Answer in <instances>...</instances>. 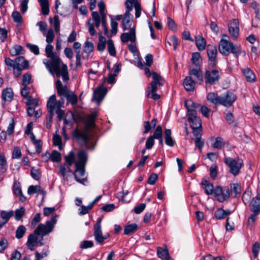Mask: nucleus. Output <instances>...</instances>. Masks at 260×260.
Segmentation results:
<instances>
[{"label": "nucleus", "mask_w": 260, "mask_h": 260, "mask_svg": "<svg viewBox=\"0 0 260 260\" xmlns=\"http://www.w3.org/2000/svg\"><path fill=\"white\" fill-rule=\"evenodd\" d=\"M58 106L60 107V101H57L55 95L53 94L50 96L47 103L48 111L54 112Z\"/></svg>", "instance_id": "obj_16"}, {"label": "nucleus", "mask_w": 260, "mask_h": 260, "mask_svg": "<svg viewBox=\"0 0 260 260\" xmlns=\"http://www.w3.org/2000/svg\"><path fill=\"white\" fill-rule=\"evenodd\" d=\"M93 243L92 241L85 240L81 243L80 247L82 249H86L93 247Z\"/></svg>", "instance_id": "obj_64"}, {"label": "nucleus", "mask_w": 260, "mask_h": 260, "mask_svg": "<svg viewBox=\"0 0 260 260\" xmlns=\"http://www.w3.org/2000/svg\"><path fill=\"white\" fill-rule=\"evenodd\" d=\"M23 47L20 45H16L10 50L12 55H16L23 53Z\"/></svg>", "instance_id": "obj_47"}, {"label": "nucleus", "mask_w": 260, "mask_h": 260, "mask_svg": "<svg viewBox=\"0 0 260 260\" xmlns=\"http://www.w3.org/2000/svg\"><path fill=\"white\" fill-rule=\"evenodd\" d=\"M25 212V209L23 207H21L17 209L15 211L14 217L16 220L19 221L21 220Z\"/></svg>", "instance_id": "obj_40"}, {"label": "nucleus", "mask_w": 260, "mask_h": 260, "mask_svg": "<svg viewBox=\"0 0 260 260\" xmlns=\"http://www.w3.org/2000/svg\"><path fill=\"white\" fill-rule=\"evenodd\" d=\"M31 76L30 74L26 73L23 75L22 85H28L31 83Z\"/></svg>", "instance_id": "obj_59"}, {"label": "nucleus", "mask_w": 260, "mask_h": 260, "mask_svg": "<svg viewBox=\"0 0 260 260\" xmlns=\"http://www.w3.org/2000/svg\"><path fill=\"white\" fill-rule=\"evenodd\" d=\"M53 46L50 44H47L46 46V55L47 57L50 58L51 60H47L44 63L50 71H51L52 69H54L56 72H58L61 60L56 53L53 52Z\"/></svg>", "instance_id": "obj_6"}, {"label": "nucleus", "mask_w": 260, "mask_h": 260, "mask_svg": "<svg viewBox=\"0 0 260 260\" xmlns=\"http://www.w3.org/2000/svg\"><path fill=\"white\" fill-rule=\"evenodd\" d=\"M218 50L221 54L225 56H228L231 53L237 58L240 55L242 56L246 55V51L242 49L240 45L234 44L224 39H221L219 41Z\"/></svg>", "instance_id": "obj_3"}, {"label": "nucleus", "mask_w": 260, "mask_h": 260, "mask_svg": "<svg viewBox=\"0 0 260 260\" xmlns=\"http://www.w3.org/2000/svg\"><path fill=\"white\" fill-rule=\"evenodd\" d=\"M28 66V61L23 56H19L15 58V66L22 69H27Z\"/></svg>", "instance_id": "obj_26"}, {"label": "nucleus", "mask_w": 260, "mask_h": 260, "mask_svg": "<svg viewBox=\"0 0 260 260\" xmlns=\"http://www.w3.org/2000/svg\"><path fill=\"white\" fill-rule=\"evenodd\" d=\"M243 74L247 82H253L255 81V76L252 71L249 68L243 71Z\"/></svg>", "instance_id": "obj_29"}, {"label": "nucleus", "mask_w": 260, "mask_h": 260, "mask_svg": "<svg viewBox=\"0 0 260 260\" xmlns=\"http://www.w3.org/2000/svg\"><path fill=\"white\" fill-rule=\"evenodd\" d=\"M223 161L229 168V172L234 176L238 175L243 165V160L239 157L233 158L230 157H224Z\"/></svg>", "instance_id": "obj_7"}, {"label": "nucleus", "mask_w": 260, "mask_h": 260, "mask_svg": "<svg viewBox=\"0 0 260 260\" xmlns=\"http://www.w3.org/2000/svg\"><path fill=\"white\" fill-rule=\"evenodd\" d=\"M138 229V225L136 223H132L127 225L124 229V234L126 235L134 233Z\"/></svg>", "instance_id": "obj_32"}, {"label": "nucleus", "mask_w": 260, "mask_h": 260, "mask_svg": "<svg viewBox=\"0 0 260 260\" xmlns=\"http://www.w3.org/2000/svg\"><path fill=\"white\" fill-rule=\"evenodd\" d=\"M122 27L124 30H128L131 29V19H127V18H123L122 20Z\"/></svg>", "instance_id": "obj_62"}, {"label": "nucleus", "mask_w": 260, "mask_h": 260, "mask_svg": "<svg viewBox=\"0 0 260 260\" xmlns=\"http://www.w3.org/2000/svg\"><path fill=\"white\" fill-rule=\"evenodd\" d=\"M69 103H70L73 106L77 105L78 102L77 96L72 91L69 92V94L66 98Z\"/></svg>", "instance_id": "obj_35"}, {"label": "nucleus", "mask_w": 260, "mask_h": 260, "mask_svg": "<svg viewBox=\"0 0 260 260\" xmlns=\"http://www.w3.org/2000/svg\"><path fill=\"white\" fill-rule=\"evenodd\" d=\"M41 7L42 13L44 15H47L49 13L48 0H38Z\"/></svg>", "instance_id": "obj_31"}, {"label": "nucleus", "mask_w": 260, "mask_h": 260, "mask_svg": "<svg viewBox=\"0 0 260 260\" xmlns=\"http://www.w3.org/2000/svg\"><path fill=\"white\" fill-rule=\"evenodd\" d=\"M260 249L259 243L257 242H255L253 245L252 247V252L253 257L256 258L258 254V252Z\"/></svg>", "instance_id": "obj_52"}, {"label": "nucleus", "mask_w": 260, "mask_h": 260, "mask_svg": "<svg viewBox=\"0 0 260 260\" xmlns=\"http://www.w3.org/2000/svg\"><path fill=\"white\" fill-rule=\"evenodd\" d=\"M201 55L200 53L196 52L192 54V57L191 60L193 64H194L196 67H199L200 66V60Z\"/></svg>", "instance_id": "obj_42"}, {"label": "nucleus", "mask_w": 260, "mask_h": 260, "mask_svg": "<svg viewBox=\"0 0 260 260\" xmlns=\"http://www.w3.org/2000/svg\"><path fill=\"white\" fill-rule=\"evenodd\" d=\"M183 84L185 89L190 91L194 90L196 83L191 77H186L184 80Z\"/></svg>", "instance_id": "obj_24"}, {"label": "nucleus", "mask_w": 260, "mask_h": 260, "mask_svg": "<svg viewBox=\"0 0 260 260\" xmlns=\"http://www.w3.org/2000/svg\"><path fill=\"white\" fill-rule=\"evenodd\" d=\"M195 42L197 48L200 51L204 50L206 46L205 39L201 36H198L195 38Z\"/></svg>", "instance_id": "obj_25"}, {"label": "nucleus", "mask_w": 260, "mask_h": 260, "mask_svg": "<svg viewBox=\"0 0 260 260\" xmlns=\"http://www.w3.org/2000/svg\"><path fill=\"white\" fill-rule=\"evenodd\" d=\"M184 105L187 109V116L192 129L201 128L202 122L200 117L197 116V110L200 105L191 100L185 101Z\"/></svg>", "instance_id": "obj_4"}, {"label": "nucleus", "mask_w": 260, "mask_h": 260, "mask_svg": "<svg viewBox=\"0 0 260 260\" xmlns=\"http://www.w3.org/2000/svg\"><path fill=\"white\" fill-rule=\"evenodd\" d=\"M71 91H70L67 88V86H64L61 88L57 89V92L58 94L60 96H63L66 98V96L69 94V92Z\"/></svg>", "instance_id": "obj_54"}, {"label": "nucleus", "mask_w": 260, "mask_h": 260, "mask_svg": "<svg viewBox=\"0 0 260 260\" xmlns=\"http://www.w3.org/2000/svg\"><path fill=\"white\" fill-rule=\"evenodd\" d=\"M194 142L196 146L198 148L200 152H201L202 149L204 146V140L201 138H195Z\"/></svg>", "instance_id": "obj_60"}, {"label": "nucleus", "mask_w": 260, "mask_h": 260, "mask_svg": "<svg viewBox=\"0 0 260 260\" xmlns=\"http://www.w3.org/2000/svg\"><path fill=\"white\" fill-rule=\"evenodd\" d=\"M54 38V34L53 30L52 29H50L47 31L46 34V41L48 43L50 44L53 41Z\"/></svg>", "instance_id": "obj_61"}, {"label": "nucleus", "mask_w": 260, "mask_h": 260, "mask_svg": "<svg viewBox=\"0 0 260 260\" xmlns=\"http://www.w3.org/2000/svg\"><path fill=\"white\" fill-rule=\"evenodd\" d=\"M94 48L93 44L91 42L86 41L83 47V52L89 54L91 53Z\"/></svg>", "instance_id": "obj_43"}, {"label": "nucleus", "mask_w": 260, "mask_h": 260, "mask_svg": "<svg viewBox=\"0 0 260 260\" xmlns=\"http://www.w3.org/2000/svg\"><path fill=\"white\" fill-rule=\"evenodd\" d=\"M200 108V111L203 115L205 117L208 118L210 115V109L205 106H200L198 108Z\"/></svg>", "instance_id": "obj_63"}, {"label": "nucleus", "mask_w": 260, "mask_h": 260, "mask_svg": "<svg viewBox=\"0 0 260 260\" xmlns=\"http://www.w3.org/2000/svg\"><path fill=\"white\" fill-rule=\"evenodd\" d=\"M107 92V88L103 87V85L98 87L94 91L93 100L95 101L98 104H100Z\"/></svg>", "instance_id": "obj_13"}, {"label": "nucleus", "mask_w": 260, "mask_h": 260, "mask_svg": "<svg viewBox=\"0 0 260 260\" xmlns=\"http://www.w3.org/2000/svg\"><path fill=\"white\" fill-rule=\"evenodd\" d=\"M13 214L14 212L12 210H11L9 212L2 211L0 213V216L3 220L8 222L9 220L13 215Z\"/></svg>", "instance_id": "obj_46"}, {"label": "nucleus", "mask_w": 260, "mask_h": 260, "mask_svg": "<svg viewBox=\"0 0 260 260\" xmlns=\"http://www.w3.org/2000/svg\"><path fill=\"white\" fill-rule=\"evenodd\" d=\"M231 193H234L235 197H236L238 194L240 193L241 192V188L240 185L238 183H233L231 186Z\"/></svg>", "instance_id": "obj_56"}, {"label": "nucleus", "mask_w": 260, "mask_h": 260, "mask_svg": "<svg viewBox=\"0 0 260 260\" xmlns=\"http://www.w3.org/2000/svg\"><path fill=\"white\" fill-rule=\"evenodd\" d=\"M150 136L156 139L160 138V137H162V129L161 125H157L154 132L153 135Z\"/></svg>", "instance_id": "obj_49"}, {"label": "nucleus", "mask_w": 260, "mask_h": 260, "mask_svg": "<svg viewBox=\"0 0 260 260\" xmlns=\"http://www.w3.org/2000/svg\"><path fill=\"white\" fill-rule=\"evenodd\" d=\"M57 215H53L50 220L46 221L45 224L40 223L34 232L27 238L26 245L30 250H34L36 245L43 246L44 237L51 233L57 222Z\"/></svg>", "instance_id": "obj_1"}, {"label": "nucleus", "mask_w": 260, "mask_h": 260, "mask_svg": "<svg viewBox=\"0 0 260 260\" xmlns=\"http://www.w3.org/2000/svg\"><path fill=\"white\" fill-rule=\"evenodd\" d=\"M225 145V142L221 137H217L215 142L213 144L212 147L214 148L220 149Z\"/></svg>", "instance_id": "obj_39"}, {"label": "nucleus", "mask_w": 260, "mask_h": 260, "mask_svg": "<svg viewBox=\"0 0 260 260\" xmlns=\"http://www.w3.org/2000/svg\"><path fill=\"white\" fill-rule=\"evenodd\" d=\"M13 191L14 194L15 195H18L19 194H21L22 192L21 187V184L20 182L17 181H15L13 184Z\"/></svg>", "instance_id": "obj_51"}, {"label": "nucleus", "mask_w": 260, "mask_h": 260, "mask_svg": "<svg viewBox=\"0 0 260 260\" xmlns=\"http://www.w3.org/2000/svg\"><path fill=\"white\" fill-rule=\"evenodd\" d=\"M93 207L90 204L87 206H85L81 205L80 208L79 209V214L80 215H83L88 213L89 211L91 210Z\"/></svg>", "instance_id": "obj_50"}, {"label": "nucleus", "mask_w": 260, "mask_h": 260, "mask_svg": "<svg viewBox=\"0 0 260 260\" xmlns=\"http://www.w3.org/2000/svg\"><path fill=\"white\" fill-rule=\"evenodd\" d=\"M220 95L214 92H210L207 95V100L214 104H219Z\"/></svg>", "instance_id": "obj_28"}, {"label": "nucleus", "mask_w": 260, "mask_h": 260, "mask_svg": "<svg viewBox=\"0 0 260 260\" xmlns=\"http://www.w3.org/2000/svg\"><path fill=\"white\" fill-rule=\"evenodd\" d=\"M76 170L73 173L76 180L83 184L87 182V178L85 176V171L84 166H75Z\"/></svg>", "instance_id": "obj_12"}, {"label": "nucleus", "mask_w": 260, "mask_h": 260, "mask_svg": "<svg viewBox=\"0 0 260 260\" xmlns=\"http://www.w3.org/2000/svg\"><path fill=\"white\" fill-rule=\"evenodd\" d=\"M107 47L109 54L113 56H115L116 54L114 42L112 40L109 39L107 41Z\"/></svg>", "instance_id": "obj_38"}, {"label": "nucleus", "mask_w": 260, "mask_h": 260, "mask_svg": "<svg viewBox=\"0 0 260 260\" xmlns=\"http://www.w3.org/2000/svg\"><path fill=\"white\" fill-rule=\"evenodd\" d=\"M157 255L159 257L162 259H166L167 257H169V254L167 249L158 247Z\"/></svg>", "instance_id": "obj_48"}, {"label": "nucleus", "mask_w": 260, "mask_h": 260, "mask_svg": "<svg viewBox=\"0 0 260 260\" xmlns=\"http://www.w3.org/2000/svg\"><path fill=\"white\" fill-rule=\"evenodd\" d=\"M220 78V73L216 69L206 70L205 74V83L207 85H214L217 83Z\"/></svg>", "instance_id": "obj_9"}, {"label": "nucleus", "mask_w": 260, "mask_h": 260, "mask_svg": "<svg viewBox=\"0 0 260 260\" xmlns=\"http://www.w3.org/2000/svg\"><path fill=\"white\" fill-rule=\"evenodd\" d=\"M213 195L215 199L220 203L228 201L230 196V189L228 186L222 187L220 185L216 186Z\"/></svg>", "instance_id": "obj_8"}, {"label": "nucleus", "mask_w": 260, "mask_h": 260, "mask_svg": "<svg viewBox=\"0 0 260 260\" xmlns=\"http://www.w3.org/2000/svg\"><path fill=\"white\" fill-rule=\"evenodd\" d=\"M49 155L44 161H47L48 159L50 158L52 162H59L61 160V154L57 150H53L51 154H50L48 152H46L45 154L42 155V157Z\"/></svg>", "instance_id": "obj_18"}, {"label": "nucleus", "mask_w": 260, "mask_h": 260, "mask_svg": "<svg viewBox=\"0 0 260 260\" xmlns=\"http://www.w3.org/2000/svg\"><path fill=\"white\" fill-rule=\"evenodd\" d=\"M49 22L51 24H53L55 31L56 33H59L60 31V21L59 20V17L57 15H55L53 20L51 18H49Z\"/></svg>", "instance_id": "obj_36"}, {"label": "nucleus", "mask_w": 260, "mask_h": 260, "mask_svg": "<svg viewBox=\"0 0 260 260\" xmlns=\"http://www.w3.org/2000/svg\"><path fill=\"white\" fill-rule=\"evenodd\" d=\"M189 73L190 76H193L196 77L197 82L199 84L203 83V75L200 67H197L196 69H190Z\"/></svg>", "instance_id": "obj_19"}, {"label": "nucleus", "mask_w": 260, "mask_h": 260, "mask_svg": "<svg viewBox=\"0 0 260 260\" xmlns=\"http://www.w3.org/2000/svg\"><path fill=\"white\" fill-rule=\"evenodd\" d=\"M250 209L252 212L260 213V197L253 198L249 204Z\"/></svg>", "instance_id": "obj_17"}, {"label": "nucleus", "mask_w": 260, "mask_h": 260, "mask_svg": "<svg viewBox=\"0 0 260 260\" xmlns=\"http://www.w3.org/2000/svg\"><path fill=\"white\" fill-rule=\"evenodd\" d=\"M121 41L122 42L125 43L129 41L132 43L135 42L136 40V29L135 27H133L130 29L129 32H124L121 35Z\"/></svg>", "instance_id": "obj_15"}, {"label": "nucleus", "mask_w": 260, "mask_h": 260, "mask_svg": "<svg viewBox=\"0 0 260 260\" xmlns=\"http://www.w3.org/2000/svg\"><path fill=\"white\" fill-rule=\"evenodd\" d=\"M0 173H5L7 170V160L4 154H0Z\"/></svg>", "instance_id": "obj_33"}, {"label": "nucleus", "mask_w": 260, "mask_h": 260, "mask_svg": "<svg viewBox=\"0 0 260 260\" xmlns=\"http://www.w3.org/2000/svg\"><path fill=\"white\" fill-rule=\"evenodd\" d=\"M152 81L147 87V96L148 98L152 99L155 101L158 100L160 96L156 93L157 89L163 86L165 80L160 75L156 72L152 73Z\"/></svg>", "instance_id": "obj_5"}, {"label": "nucleus", "mask_w": 260, "mask_h": 260, "mask_svg": "<svg viewBox=\"0 0 260 260\" xmlns=\"http://www.w3.org/2000/svg\"><path fill=\"white\" fill-rule=\"evenodd\" d=\"M93 236L94 239L98 244H104V235H103L102 228H100V227L98 228H94Z\"/></svg>", "instance_id": "obj_23"}, {"label": "nucleus", "mask_w": 260, "mask_h": 260, "mask_svg": "<svg viewBox=\"0 0 260 260\" xmlns=\"http://www.w3.org/2000/svg\"><path fill=\"white\" fill-rule=\"evenodd\" d=\"M237 99L236 95L231 91H227L220 95L219 105L226 107H231Z\"/></svg>", "instance_id": "obj_10"}, {"label": "nucleus", "mask_w": 260, "mask_h": 260, "mask_svg": "<svg viewBox=\"0 0 260 260\" xmlns=\"http://www.w3.org/2000/svg\"><path fill=\"white\" fill-rule=\"evenodd\" d=\"M41 186L40 185H30L28 188L27 193L28 194H34L39 192Z\"/></svg>", "instance_id": "obj_58"}, {"label": "nucleus", "mask_w": 260, "mask_h": 260, "mask_svg": "<svg viewBox=\"0 0 260 260\" xmlns=\"http://www.w3.org/2000/svg\"><path fill=\"white\" fill-rule=\"evenodd\" d=\"M165 143L170 147H173L176 142L171 136L172 132L170 129H166L164 132Z\"/></svg>", "instance_id": "obj_21"}, {"label": "nucleus", "mask_w": 260, "mask_h": 260, "mask_svg": "<svg viewBox=\"0 0 260 260\" xmlns=\"http://www.w3.org/2000/svg\"><path fill=\"white\" fill-rule=\"evenodd\" d=\"M12 17L14 21L17 23L18 25H20L22 22V18L20 13L17 11H14L12 14Z\"/></svg>", "instance_id": "obj_44"}, {"label": "nucleus", "mask_w": 260, "mask_h": 260, "mask_svg": "<svg viewBox=\"0 0 260 260\" xmlns=\"http://www.w3.org/2000/svg\"><path fill=\"white\" fill-rule=\"evenodd\" d=\"M101 23L103 26L105 35H106L108 37H109L110 34L109 32L108 28L107 26L106 16L103 15V16H101Z\"/></svg>", "instance_id": "obj_57"}, {"label": "nucleus", "mask_w": 260, "mask_h": 260, "mask_svg": "<svg viewBox=\"0 0 260 260\" xmlns=\"http://www.w3.org/2000/svg\"><path fill=\"white\" fill-rule=\"evenodd\" d=\"M207 52L209 61L211 62L210 65L213 68L217 63V48L214 45H208L207 48Z\"/></svg>", "instance_id": "obj_11"}, {"label": "nucleus", "mask_w": 260, "mask_h": 260, "mask_svg": "<svg viewBox=\"0 0 260 260\" xmlns=\"http://www.w3.org/2000/svg\"><path fill=\"white\" fill-rule=\"evenodd\" d=\"M52 70L55 72L57 77H59L60 74L62 76L68 75V67L65 64H63L61 68L59 67V70L58 72H56L54 69Z\"/></svg>", "instance_id": "obj_45"}, {"label": "nucleus", "mask_w": 260, "mask_h": 260, "mask_svg": "<svg viewBox=\"0 0 260 260\" xmlns=\"http://www.w3.org/2000/svg\"><path fill=\"white\" fill-rule=\"evenodd\" d=\"M2 96L5 101H11L13 99V92L11 88H7L2 92Z\"/></svg>", "instance_id": "obj_27"}, {"label": "nucleus", "mask_w": 260, "mask_h": 260, "mask_svg": "<svg viewBox=\"0 0 260 260\" xmlns=\"http://www.w3.org/2000/svg\"><path fill=\"white\" fill-rule=\"evenodd\" d=\"M65 160L67 162L66 164L71 166L73 164L75 160V154L74 152L71 151L67 156H65Z\"/></svg>", "instance_id": "obj_53"}, {"label": "nucleus", "mask_w": 260, "mask_h": 260, "mask_svg": "<svg viewBox=\"0 0 260 260\" xmlns=\"http://www.w3.org/2000/svg\"><path fill=\"white\" fill-rule=\"evenodd\" d=\"M231 213L230 209L223 210L222 208L217 209L214 212V217L216 219L221 220Z\"/></svg>", "instance_id": "obj_20"}, {"label": "nucleus", "mask_w": 260, "mask_h": 260, "mask_svg": "<svg viewBox=\"0 0 260 260\" xmlns=\"http://www.w3.org/2000/svg\"><path fill=\"white\" fill-rule=\"evenodd\" d=\"M70 167L71 166L66 164H64L63 165H59L58 167L59 169L58 174L60 177H64L66 173L72 172Z\"/></svg>", "instance_id": "obj_30"}, {"label": "nucleus", "mask_w": 260, "mask_h": 260, "mask_svg": "<svg viewBox=\"0 0 260 260\" xmlns=\"http://www.w3.org/2000/svg\"><path fill=\"white\" fill-rule=\"evenodd\" d=\"M106 40L101 34L99 36V40L97 46V49L99 51H103L106 47Z\"/></svg>", "instance_id": "obj_37"}, {"label": "nucleus", "mask_w": 260, "mask_h": 260, "mask_svg": "<svg viewBox=\"0 0 260 260\" xmlns=\"http://www.w3.org/2000/svg\"><path fill=\"white\" fill-rule=\"evenodd\" d=\"M205 192L207 195L214 194L215 187H214L213 184L212 183L208 184L205 187Z\"/></svg>", "instance_id": "obj_55"}, {"label": "nucleus", "mask_w": 260, "mask_h": 260, "mask_svg": "<svg viewBox=\"0 0 260 260\" xmlns=\"http://www.w3.org/2000/svg\"><path fill=\"white\" fill-rule=\"evenodd\" d=\"M97 116L96 113H91L87 118L86 128L79 129L76 128L72 133L73 137L82 146H85L87 150H92L95 144L92 141V136L88 133V129L95 125V120Z\"/></svg>", "instance_id": "obj_2"}, {"label": "nucleus", "mask_w": 260, "mask_h": 260, "mask_svg": "<svg viewBox=\"0 0 260 260\" xmlns=\"http://www.w3.org/2000/svg\"><path fill=\"white\" fill-rule=\"evenodd\" d=\"M31 176L36 180H39L42 176L41 172L39 169L32 167L30 171Z\"/></svg>", "instance_id": "obj_41"}, {"label": "nucleus", "mask_w": 260, "mask_h": 260, "mask_svg": "<svg viewBox=\"0 0 260 260\" xmlns=\"http://www.w3.org/2000/svg\"><path fill=\"white\" fill-rule=\"evenodd\" d=\"M26 232V228L23 225H19L16 231L15 237L20 239L23 238Z\"/></svg>", "instance_id": "obj_34"}, {"label": "nucleus", "mask_w": 260, "mask_h": 260, "mask_svg": "<svg viewBox=\"0 0 260 260\" xmlns=\"http://www.w3.org/2000/svg\"><path fill=\"white\" fill-rule=\"evenodd\" d=\"M79 160L75 163V166H84L87 159V155L84 150L79 151L78 154Z\"/></svg>", "instance_id": "obj_22"}, {"label": "nucleus", "mask_w": 260, "mask_h": 260, "mask_svg": "<svg viewBox=\"0 0 260 260\" xmlns=\"http://www.w3.org/2000/svg\"><path fill=\"white\" fill-rule=\"evenodd\" d=\"M229 32L231 37L234 40H236L239 36V21L237 19L232 20L229 26Z\"/></svg>", "instance_id": "obj_14"}]
</instances>
